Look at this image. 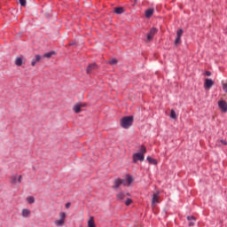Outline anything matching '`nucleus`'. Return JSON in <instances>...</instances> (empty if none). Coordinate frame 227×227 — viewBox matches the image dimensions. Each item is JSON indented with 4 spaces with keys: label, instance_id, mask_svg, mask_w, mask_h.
<instances>
[{
    "label": "nucleus",
    "instance_id": "obj_1",
    "mask_svg": "<svg viewBox=\"0 0 227 227\" xmlns=\"http://www.w3.org/2000/svg\"><path fill=\"white\" fill-rule=\"evenodd\" d=\"M132 182H134L132 176L126 175L124 179L117 178L114 180L113 189H120V187L121 186V184L129 187V185H130Z\"/></svg>",
    "mask_w": 227,
    "mask_h": 227
},
{
    "label": "nucleus",
    "instance_id": "obj_2",
    "mask_svg": "<svg viewBox=\"0 0 227 227\" xmlns=\"http://www.w3.org/2000/svg\"><path fill=\"white\" fill-rule=\"evenodd\" d=\"M132 123H134V117L132 116H125L121 120V127L122 129H130Z\"/></svg>",
    "mask_w": 227,
    "mask_h": 227
},
{
    "label": "nucleus",
    "instance_id": "obj_3",
    "mask_svg": "<svg viewBox=\"0 0 227 227\" xmlns=\"http://www.w3.org/2000/svg\"><path fill=\"white\" fill-rule=\"evenodd\" d=\"M159 33V30L156 27H152L150 31L147 33L145 43H150V42H153V36Z\"/></svg>",
    "mask_w": 227,
    "mask_h": 227
},
{
    "label": "nucleus",
    "instance_id": "obj_4",
    "mask_svg": "<svg viewBox=\"0 0 227 227\" xmlns=\"http://www.w3.org/2000/svg\"><path fill=\"white\" fill-rule=\"evenodd\" d=\"M67 219V214L65 212L59 213V219L54 221L55 226L61 227L65 224Z\"/></svg>",
    "mask_w": 227,
    "mask_h": 227
},
{
    "label": "nucleus",
    "instance_id": "obj_5",
    "mask_svg": "<svg viewBox=\"0 0 227 227\" xmlns=\"http://www.w3.org/2000/svg\"><path fill=\"white\" fill-rule=\"evenodd\" d=\"M11 184L12 185H18L19 184H22V175L14 174L11 176Z\"/></svg>",
    "mask_w": 227,
    "mask_h": 227
},
{
    "label": "nucleus",
    "instance_id": "obj_6",
    "mask_svg": "<svg viewBox=\"0 0 227 227\" xmlns=\"http://www.w3.org/2000/svg\"><path fill=\"white\" fill-rule=\"evenodd\" d=\"M155 13V9L153 8H148L145 11V18L148 20L152 19L153 17V14Z\"/></svg>",
    "mask_w": 227,
    "mask_h": 227
},
{
    "label": "nucleus",
    "instance_id": "obj_7",
    "mask_svg": "<svg viewBox=\"0 0 227 227\" xmlns=\"http://www.w3.org/2000/svg\"><path fill=\"white\" fill-rule=\"evenodd\" d=\"M159 203H160V196L159 195V192L153 193L152 207H155Z\"/></svg>",
    "mask_w": 227,
    "mask_h": 227
},
{
    "label": "nucleus",
    "instance_id": "obj_8",
    "mask_svg": "<svg viewBox=\"0 0 227 227\" xmlns=\"http://www.w3.org/2000/svg\"><path fill=\"white\" fill-rule=\"evenodd\" d=\"M218 107L223 111V113H227V103L224 100H220L218 102Z\"/></svg>",
    "mask_w": 227,
    "mask_h": 227
},
{
    "label": "nucleus",
    "instance_id": "obj_9",
    "mask_svg": "<svg viewBox=\"0 0 227 227\" xmlns=\"http://www.w3.org/2000/svg\"><path fill=\"white\" fill-rule=\"evenodd\" d=\"M214 86V82L210 78H207L204 82V88L205 90H210Z\"/></svg>",
    "mask_w": 227,
    "mask_h": 227
},
{
    "label": "nucleus",
    "instance_id": "obj_10",
    "mask_svg": "<svg viewBox=\"0 0 227 227\" xmlns=\"http://www.w3.org/2000/svg\"><path fill=\"white\" fill-rule=\"evenodd\" d=\"M127 196H129V194L121 192L117 193L116 200L118 201H123L125 200V198H127Z\"/></svg>",
    "mask_w": 227,
    "mask_h": 227
},
{
    "label": "nucleus",
    "instance_id": "obj_11",
    "mask_svg": "<svg viewBox=\"0 0 227 227\" xmlns=\"http://www.w3.org/2000/svg\"><path fill=\"white\" fill-rule=\"evenodd\" d=\"M137 160H143V153H137L133 155V162L136 164Z\"/></svg>",
    "mask_w": 227,
    "mask_h": 227
},
{
    "label": "nucleus",
    "instance_id": "obj_12",
    "mask_svg": "<svg viewBox=\"0 0 227 227\" xmlns=\"http://www.w3.org/2000/svg\"><path fill=\"white\" fill-rule=\"evenodd\" d=\"M82 107H84V105H82V104H76V105L74 106L73 111H74V113H76V114H79L81 112V108Z\"/></svg>",
    "mask_w": 227,
    "mask_h": 227
},
{
    "label": "nucleus",
    "instance_id": "obj_13",
    "mask_svg": "<svg viewBox=\"0 0 227 227\" xmlns=\"http://www.w3.org/2000/svg\"><path fill=\"white\" fill-rule=\"evenodd\" d=\"M93 70H97V64H91L87 67V74H91Z\"/></svg>",
    "mask_w": 227,
    "mask_h": 227
},
{
    "label": "nucleus",
    "instance_id": "obj_14",
    "mask_svg": "<svg viewBox=\"0 0 227 227\" xmlns=\"http://www.w3.org/2000/svg\"><path fill=\"white\" fill-rule=\"evenodd\" d=\"M40 59H42V56H40V55H35V59H32L31 65H32L33 67H35V66H36V63H38V61H40Z\"/></svg>",
    "mask_w": 227,
    "mask_h": 227
},
{
    "label": "nucleus",
    "instance_id": "obj_15",
    "mask_svg": "<svg viewBox=\"0 0 227 227\" xmlns=\"http://www.w3.org/2000/svg\"><path fill=\"white\" fill-rule=\"evenodd\" d=\"M21 215H22V217H29V215H31V210L22 209Z\"/></svg>",
    "mask_w": 227,
    "mask_h": 227
},
{
    "label": "nucleus",
    "instance_id": "obj_16",
    "mask_svg": "<svg viewBox=\"0 0 227 227\" xmlns=\"http://www.w3.org/2000/svg\"><path fill=\"white\" fill-rule=\"evenodd\" d=\"M187 221H190L189 226H194L196 223V218L194 216H187Z\"/></svg>",
    "mask_w": 227,
    "mask_h": 227
},
{
    "label": "nucleus",
    "instance_id": "obj_17",
    "mask_svg": "<svg viewBox=\"0 0 227 227\" xmlns=\"http://www.w3.org/2000/svg\"><path fill=\"white\" fill-rule=\"evenodd\" d=\"M88 227H97L93 216H90V220L88 221Z\"/></svg>",
    "mask_w": 227,
    "mask_h": 227
},
{
    "label": "nucleus",
    "instance_id": "obj_18",
    "mask_svg": "<svg viewBox=\"0 0 227 227\" xmlns=\"http://www.w3.org/2000/svg\"><path fill=\"white\" fill-rule=\"evenodd\" d=\"M14 63H15L16 67H22V58H20V57L16 58Z\"/></svg>",
    "mask_w": 227,
    "mask_h": 227
},
{
    "label": "nucleus",
    "instance_id": "obj_19",
    "mask_svg": "<svg viewBox=\"0 0 227 227\" xmlns=\"http://www.w3.org/2000/svg\"><path fill=\"white\" fill-rule=\"evenodd\" d=\"M55 52L54 51H50V52H46L43 54V58H47L48 59L52 58V56H54Z\"/></svg>",
    "mask_w": 227,
    "mask_h": 227
},
{
    "label": "nucleus",
    "instance_id": "obj_20",
    "mask_svg": "<svg viewBox=\"0 0 227 227\" xmlns=\"http://www.w3.org/2000/svg\"><path fill=\"white\" fill-rule=\"evenodd\" d=\"M147 161L149 162V164H157V160L150 156L147 157Z\"/></svg>",
    "mask_w": 227,
    "mask_h": 227
},
{
    "label": "nucleus",
    "instance_id": "obj_21",
    "mask_svg": "<svg viewBox=\"0 0 227 227\" xmlns=\"http://www.w3.org/2000/svg\"><path fill=\"white\" fill-rule=\"evenodd\" d=\"M114 13H117V14L123 13V8L122 7H116L114 9Z\"/></svg>",
    "mask_w": 227,
    "mask_h": 227
},
{
    "label": "nucleus",
    "instance_id": "obj_22",
    "mask_svg": "<svg viewBox=\"0 0 227 227\" xmlns=\"http://www.w3.org/2000/svg\"><path fill=\"white\" fill-rule=\"evenodd\" d=\"M170 117L172 118V120H176V118H177L176 113L173 109L170 112Z\"/></svg>",
    "mask_w": 227,
    "mask_h": 227
},
{
    "label": "nucleus",
    "instance_id": "obj_23",
    "mask_svg": "<svg viewBox=\"0 0 227 227\" xmlns=\"http://www.w3.org/2000/svg\"><path fill=\"white\" fill-rule=\"evenodd\" d=\"M182 35H184V29L180 28L176 32V37L182 38Z\"/></svg>",
    "mask_w": 227,
    "mask_h": 227
},
{
    "label": "nucleus",
    "instance_id": "obj_24",
    "mask_svg": "<svg viewBox=\"0 0 227 227\" xmlns=\"http://www.w3.org/2000/svg\"><path fill=\"white\" fill-rule=\"evenodd\" d=\"M27 203H29L30 205L35 203V197H27Z\"/></svg>",
    "mask_w": 227,
    "mask_h": 227
},
{
    "label": "nucleus",
    "instance_id": "obj_25",
    "mask_svg": "<svg viewBox=\"0 0 227 227\" xmlns=\"http://www.w3.org/2000/svg\"><path fill=\"white\" fill-rule=\"evenodd\" d=\"M182 43V37H176L175 41V45H180Z\"/></svg>",
    "mask_w": 227,
    "mask_h": 227
},
{
    "label": "nucleus",
    "instance_id": "obj_26",
    "mask_svg": "<svg viewBox=\"0 0 227 227\" xmlns=\"http://www.w3.org/2000/svg\"><path fill=\"white\" fill-rule=\"evenodd\" d=\"M116 63H118V60L116 59H113L109 61L110 65H116Z\"/></svg>",
    "mask_w": 227,
    "mask_h": 227
},
{
    "label": "nucleus",
    "instance_id": "obj_27",
    "mask_svg": "<svg viewBox=\"0 0 227 227\" xmlns=\"http://www.w3.org/2000/svg\"><path fill=\"white\" fill-rule=\"evenodd\" d=\"M19 1H20V6H26V4H27L26 0H19Z\"/></svg>",
    "mask_w": 227,
    "mask_h": 227
},
{
    "label": "nucleus",
    "instance_id": "obj_28",
    "mask_svg": "<svg viewBox=\"0 0 227 227\" xmlns=\"http://www.w3.org/2000/svg\"><path fill=\"white\" fill-rule=\"evenodd\" d=\"M130 203H132V200L127 199L125 201V205H127V207H129V205H130Z\"/></svg>",
    "mask_w": 227,
    "mask_h": 227
},
{
    "label": "nucleus",
    "instance_id": "obj_29",
    "mask_svg": "<svg viewBox=\"0 0 227 227\" xmlns=\"http://www.w3.org/2000/svg\"><path fill=\"white\" fill-rule=\"evenodd\" d=\"M223 90L227 93V83H223Z\"/></svg>",
    "mask_w": 227,
    "mask_h": 227
},
{
    "label": "nucleus",
    "instance_id": "obj_30",
    "mask_svg": "<svg viewBox=\"0 0 227 227\" xmlns=\"http://www.w3.org/2000/svg\"><path fill=\"white\" fill-rule=\"evenodd\" d=\"M220 143H222V145H224V146H226V145H227L226 140H220Z\"/></svg>",
    "mask_w": 227,
    "mask_h": 227
},
{
    "label": "nucleus",
    "instance_id": "obj_31",
    "mask_svg": "<svg viewBox=\"0 0 227 227\" xmlns=\"http://www.w3.org/2000/svg\"><path fill=\"white\" fill-rule=\"evenodd\" d=\"M206 75H207V77H210V75H212V73H210V71H207Z\"/></svg>",
    "mask_w": 227,
    "mask_h": 227
},
{
    "label": "nucleus",
    "instance_id": "obj_32",
    "mask_svg": "<svg viewBox=\"0 0 227 227\" xmlns=\"http://www.w3.org/2000/svg\"><path fill=\"white\" fill-rule=\"evenodd\" d=\"M70 202H67V204H66V208H70Z\"/></svg>",
    "mask_w": 227,
    "mask_h": 227
},
{
    "label": "nucleus",
    "instance_id": "obj_33",
    "mask_svg": "<svg viewBox=\"0 0 227 227\" xmlns=\"http://www.w3.org/2000/svg\"><path fill=\"white\" fill-rule=\"evenodd\" d=\"M143 153H146V148L143 147Z\"/></svg>",
    "mask_w": 227,
    "mask_h": 227
},
{
    "label": "nucleus",
    "instance_id": "obj_34",
    "mask_svg": "<svg viewBox=\"0 0 227 227\" xmlns=\"http://www.w3.org/2000/svg\"><path fill=\"white\" fill-rule=\"evenodd\" d=\"M137 3V0H135V4Z\"/></svg>",
    "mask_w": 227,
    "mask_h": 227
}]
</instances>
